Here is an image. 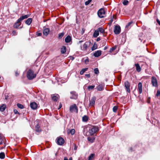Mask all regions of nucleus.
I'll use <instances>...</instances> for the list:
<instances>
[{
	"label": "nucleus",
	"instance_id": "obj_28",
	"mask_svg": "<svg viewBox=\"0 0 160 160\" xmlns=\"http://www.w3.org/2000/svg\"><path fill=\"white\" fill-rule=\"evenodd\" d=\"M88 69V68H86L82 69L80 72V75H82Z\"/></svg>",
	"mask_w": 160,
	"mask_h": 160
},
{
	"label": "nucleus",
	"instance_id": "obj_3",
	"mask_svg": "<svg viewBox=\"0 0 160 160\" xmlns=\"http://www.w3.org/2000/svg\"><path fill=\"white\" fill-rule=\"evenodd\" d=\"M27 76L28 79L30 80L35 78L36 77V74L34 73L33 71L29 69L27 72Z\"/></svg>",
	"mask_w": 160,
	"mask_h": 160
},
{
	"label": "nucleus",
	"instance_id": "obj_55",
	"mask_svg": "<svg viewBox=\"0 0 160 160\" xmlns=\"http://www.w3.org/2000/svg\"><path fill=\"white\" fill-rule=\"evenodd\" d=\"M15 74V75L16 76H18L19 74V73H18L17 72H16Z\"/></svg>",
	"mask_w": 160,
	"mask_h": 160
},
{
	"label": "nucleus",
	"instance_id": "obj_52",
	"mask_svg": "<svg viewBox=\"0 0 160 160\" xmlns=\"http://www.w3.org/2000/svg\"><path fill=\"white\" fill-rule=\"evenodd\" d=\"M114 18V16H113L112 18L110 20V22L112 23V22L113 21V18Z\"/></svg>",
	"mask_w": 160,
	"mask_h": 160
},
{
	"label": "nucleus",
	"instance_id": "obj_57",
	"mask_svg": "<svg viewBox=\"0 0 160 160\" xmlns=\"http://www.w3.org/2000/svg\"><path fill=\"white\" fill-rule=\"evenodd\" d=\"M114 49H115V48H111L110 49V52L112 51L113 50H114Z\"/></svg>",
	"mask_w": 160,
	"mask_h": 160
},
{
	"label": "nucleus",
	"instance_id": "obj_16",
	"mask_svg": "<svg viewBox=\"0 0 160 160\" xmlns=\"http://www.w3.org/2000/svg\"><path fill=\"white\" fill-rule=\"evenodd\" d=\"M142 83L141 82H140L138 84V90L139 94H141L142 92Z\"/></svg>",
	"mask_w": 160,
	"mask_h": 160
},
{
	"label": "nucleus",
	"instance_id": "obj_35",
	"mask_svg": "<svg viewBox=\"0 0 160 160\" xmlns=\"http://www.w3.org/2000/svg\"><path fill=\"white\" fill-rule=\"evenodd\" d=\"M17 106L18 108L20 109H22L24 108L23 106L21 104L18 103L17 104Z\"/></svg>",
	"mask_w": 160,
	"mask_h": 160
},
{
	"label": "nucleus",
	"instance_id": "obj_9",
	"mask_svg": "<svg viewBox=\"0 0 160 160\" xmlns=\"http://www.w3.org/2000/svg\"><path fill=\"white\" fill-rule=\"evenodd\" d=\"M57 142L58 145H62L64 142V140L62 138L60 137L57 139Z\"/></svg>",
	"mask_w": 160,
	"mask_h": 160
},
{
	"label": "nucleus",
	"instance_id": "obj_26",
	"mask_svg": "<svg viewBox=\"0 0 160 160\" xmlns=\"http://www.w3.org/2000/svg\"><path fill=\"white\" fill-rule=\"evenodd\" d=\"M95 138L94 137H88V140L91 142H93L95 140Z\"/></svg>",
	"mask_w": 160,
	"mask_h": 160
},
{
	"label": "nucleus",
	"instance_id": "obj_48",
	"mask_svg": "<svg viewBox=\"0 0 160 160\" xmlns=\"http://www.w3.org/2000/svg\"><path fill=\"white\" fill-rule=\"evenodd\" d=\"M157 22L158 23V24L160 26V21L158 19H156Z\"/></svg>",
	"mask_w": 160,
	"mask_h": 160
},
{
	"label": "nucleus",
	"instance_id": "obj_19",
	"mask_svg": "<svg viewBox=\"0 0 160 160\" xmlns=\"http://www.w3.org/2000/svg\"><path fill=\"white\" fill-rule=\"evenodd\" d=\"M72 40L71 37L69 35L68 36L65 38V42L67 43H69L71 42Z\"/></svg>",
	"mask_w": 160,
	"mask_h": 160
},
{
	"label": "nucleus",
	"instance_id": "obj_25",
	"mask_svg": "<svg viewBox=\"0 0 160 160\" xmlns=\"http://www.w3.org/2000/svg\"><path fill=\"white\" fill-rule=\"evenodd\" d=\"M66 47L64 46H63L61 48V53L62 54L66 52Z\"/></svg>",
	"mask_w": 160,
	"mask_h": 160
},
{
	"label": "nucleus",
	"instance_id": "obj_29",
	"mask_svg": "<svg viewBox=\"0 0 160 160\" xmlns=\"http://www.w3.org/2000/svg\"><path fill=\"white\" fill-rule=\"evenodd\" d=\"M95 154L94 153L91 154L89 157L88 160H92L95 156Z\"/></svg>",
	"mask_w": 160,
	"mask_h": 160
},
{
	"label": "nucleus",
	"instance_id": "obj_38",
	"mask_svg": "<svg viewBox=\"0 0 160 160\" xmlns=\"http://www.w3.org/2000/svg\"><path fill=\"white\" fill-rule=\"evenodd\" d=\"M129 2L128 0H124L122 2L123 4L124 5H127L128 4Z\"/></svg>",
	"mask_w": 160,
	"mask_h": 160
},
{
	"label": "nucleus",
	"instance_id": "obj_1",
	"mask_svg": "<svg viewBox=\"0 0 160 160\" xmlns=\"http://www.w3.org/2000/svg\"><path fill=\"white\" fill-rule=\"evenodd\" d=\"M29 16L28 15H26L20 17L18 19L17 22L14 23L13 25V27L16 28H18L21 24V22L23 19L27 18Z\"/></svg>",
	"mask_w": 160,
	"mask_h": 160
},
{
	"label": "nucleus",
	"instance_id": "obj_50",
	"mask_svg": "<svg viewBox=\"0 0 160 160\" xmlns=\"http://www.w3.org/2000/svg\"><path fill=\"white\" fill-rule=\"evenodd\" d=\"M42 33L40 32L37 33V35L38 36H41L42 35Z\"/></svg>",
	"mask_w": 160,
	"mask_h": 160
},
{
	"label": "nucleus",
	"instance_id": "obj_46",
	"mask_svg": "<svg viewBox=\"0 0 160 160\" xmlns=\"http://www.w3.org/2000/svg\"><path fill=\"white\" fill-rule=\"evenodd\" d=\"M14 113L15 114H19V113L18 112V111L16 109L14 110Z\"/></svg>",
	"mask_w": 160,
	"mask_h": 160
},
{
	"label": "nucleus",
	"instance_id": "obj_10",
	"mask_svg": "<svg viewBox=\"0 0 160 160\" xmlns=\"http://www.w3.org/2000/svg\"><path fill=\"white\" fill-rule=\"evenodd\" d=\"M96 98L95 97H93L91 98V100H90V102L89 103V106H93L95 102Z\"/></svg>",
	"mask_w": 160,
	"mask_h": 160
},
{
	"label": "nucleus",
	"instance_id": "obj_36",
	"mask_svg": "<svg viewBox=\"0 0 160 160\" xmlns=\"http://www.w3.org/2000/svg\"><path fill=\"white\" fill-rule=\"evenodd\" d=\"M64 32H62V33H60L59 34H58V38L59 39H61V38L62 37L64 36Z\"/></svg>",
	"mask_w": 160,
	"mask_h": 160
},
{
	"label": "nucleus",
	"instance_id": "obj_5",
	"mask_svg": "<svg viewBox=\"0 0 160 160\" xmlns=\"http://www.w3.org/2000/svg\"><path fill=\"white\" fill-rule=\"evenodd\" d=\"M98 14L99 17L102 18L105 17V12L104 9L101 8L99 10L98 12Z\"/></svg>",
	"mask_w": 160,
	"mask_h": 160
},
{
	"label": "nucleus",
	"instance_id": "obj_6",
	"mask_svg": "<svg viewBox=\"0 0 160 160\" xmlns=\"http://www.w3.org/2000/svg\"><path fill=\"white\" fill-rule=\"evenodd\" d=\"M124 85L127 91L128 92L130 93V85L129 82L128 81H126L124 82Z\"/></svg>",
	"mask_w": 160,
	"mask_h": 160
},
{
	"label": "nucleus",
	"instance_id": "obj_4",
	"mask_svg": "<svg viewBox=\"0 0 160 160\" xmlns=\"http://www.w3.org/2000/svg\"><path fill=\"white\" fill-rule=\"evenodd\" d=\"M70 111L71 112H75L77 113L78 112V108L76 104H74L70 107Z\"/></svg>",
	"mask_w": 160,
	"mask_h": 160
},
{
	"label": "nucleus",
	"instance_id": "obj_17",
	"mask_svg": "<svg viewBox=\"0 0 160 160\" xmlns=\"http://www.w3.org/2000/svg\"><path fill=\"white\" fill-rule=\"evenodd\" d=\"M35 131L38 132H40L41 131V129L40 126L38 125L37 124L35 127Z\"/></svg>",
	"mask_w": 160,
	"mask_h": 160
},
{
	"label": "nucleus",
	"instance_id": "obj_2",
	"mask_svg": "<svg viewBox=\"0 0 160 160\" xmlns=\"http://www.w3.org/2000/svg\"><path fill=\"white\" fill-rule=\"evenodd\" d=\"M99 130L98 127L97 126H92L90 128L88 132L91 135H93Z\"/></svg>",
	"mask_w": 160,
	"mask_h": 160
},
{
	"label": "nucleus",
	"instance_id": "obj_12",
	"mask_svg": "<svg viewBox=\"0 0 160 160\" xmlns=\"http://www.w3.org/2000/svg\"><path fill=\"white\" fill-rule=\"evenodd\" d=\"M30 106L31 108L33 110L36 109L38 106L37 104L35 102L31 103Z\"/></svg>",
	"mask_w": 160,
	"mask_h": 160
},
{
	"label": "nucleus",
	"instance_id": "obj_60",
	"mask_svg": "<svg viewBox=\"0 0 160 160\" xmlns=\"http://www.w3.org/2000/svg\"><path fill=\"white\" fill-rule=\"evenodd\" d=\"M71 58H72V60H73L74 59V58L73 57H71Z\"/></svg>",
	"mask_w": 160,
	"mask_h": 160
},
{
	"label": "nucleus",
	"instance_id": "obj_39",
	"mask_svg": "<svg viewBox=\"0 0 160 160\" xmlns=\"http://www.w3.org/2000/svg\"><path fill=\"white\" fill-rule=\"evenodd\" d=\"M83 60H84V62L86 64H87L88 63V62L89 61L88 58H87L86 59H85V60L83 59Z\"/></svg>",
	"mask_w": 160,
	"mask_h": 160
},
{
	"label": "nucleus",
	"instance_id": "obj_13",
	"mask_svg": "<svg viewBox=\"0 0 160 160\" xmlns=\"http://www.w3.org/2000/svg\"><path fill=\"white\" fill-rule=\"evenodd\" d=\"M101 54V51L100 50L96 51L94 53V56L96 57H98Z\"/></svg>",
	"mask_w": 160,
	"mask_h": 160
},
{
	"label": "nucleus",
	"instance_id": "obj_27",
	"mask_svg": "<svg viewBox=\"0 0 160 160\" xmlns=\"http://www.w3.org/2000/svg\"><path fill=\"white\" fill-rule=\"evenodd\" d=\"M97 45L96 43H94L92 48L91 49L92 51H93L97 48Z\"/></svg>",
	"mask_w": 160,
	"mask_h": 160
},
{
	"label": "nucleus",
	"instance_id": "obj_15",
	"mask_svg": "<svg viewBox=\"0 0 160 160\" xmlns=\"http://www.w3.org/2000/svg\"><path fill=\"white\" fill-rule=\"evenodd\" d=\"M59 98V96L58 95L54 94L52 97V99L53 101L56 102L58 101Z\"/></svg>",
	"mask_w": 160,
	"mask_h": 160
},
{
	"label": "nucleus",
	"instance_id": "obj_18",
	"mask_svg": "<svg viewBox=\"0 0 160 160\" xmlns=\"http://www.w3.org/2000/svg\"><path fill=\"white\" fill-rule=\"evenodd\" d=\"M49 32V29L48 28H45L43 30V34L44 35L47 36Z\"/></svg>",
	"mask_w": 160,
	"mask_h": 160
},
{
	"label": "nucleus",
	"instance_id": "obj_56",
	"mask_svg": "<svg viewBox=\"0 0 160 160\" xmlns=\"http://www.w3.org/2000/svg\"><path fill=\"white\" fill-rule=\"evenodd\" d=\"M150 98H148V101H147V102H148V103H149L150 102Z\"/></svg>",
	"mask_w": 160,
	"mask_h": 160
},
{
	"label": "nucleus",
	"instance_id": "obj_30",
	"mask_svg": "<svg viewBox=\"0 0 160 160\" xmlns=\"http://www.w3.org/2000/svg\"><path fill=\"white\" fill-rule=\"evenodd\" d=\"M88 119V117L86 115H84L82 118V120L83 121L87 122Z\"/></svg>",
	"mask_w": 160,
	"mask_h": 160
},
{
	"label": "nucleus",
	"instance_id": "obj_23",
	"mask_svg": "<svg viewBox=\"0 0 160 160\" xmlns=\"http://www.w3.org/2000/svg\"><path fill=\"white\" fill-rule=\"evenodd\" d=\"M96 88L98 91H100L103 90L104 87L102 85H100L97 87Z\"/></svg>",
	"mask_w": 160,
	"mask_h": 160
},
{
	"label": "nucleus",
	"instance_id": "obj_24",
	"mask_svg": "<svg viewBox=\"0 0 160 160\" xmlns=\"http://www.w3.org/2000/svg\"><path fill=\"white\" fill-rule=\"evenodd\" d=\"M6 105L5 104H3L0 107V111L3 112L5 110L6 108Z\"/></svg>",
	"mask_w": 160,
	"mask_h": 160
},
{
	"label": "nucleus",
	"instance_id": "obj_54",
	"mask_svg": "<svg viewBox=\"0 0 160 160\" xmlns=\"http://www.w3.org/2000/svg\"><path fill=\"white\" fill-rule=\"evenodd\" d=\"M62 107V105L60 103L59 105V106L58 107V109H60Z\"/></svg>",
	"mask_w": 160,
	"mask_h": 160
},
{
	"label": "nucleus",
	"instance_id": "obj_40",
	"mask_svg": "<svg viewBox=\"0 0 160 160\" xmlns=\"http://www.w3.org/2000/svg\"><path fill=\"white\" fill-rule=\"evenodd\" d=\"M92 0H88V1H86L85 2V5H88L92 1Z\"/></svg>",
	"mask_w": 160,
	"mask_h": 160
},
{
	"label": "nucleus",
	"instance_id": "obj_41",
	"mask_svg": "<svg viewBox=\"0 0 160 160\" xmlns=\"http://www.w3.org/2000/svg\"><path fill=\"white\" fill-rule=\"evenodd\" d=\"M118 109L117 107L116 106H114L113 108V111L114 112H116Z\"/></svg>",
	"mask_w": 160,
	"mask_h": 160
},
{
	"label": "nucleus",
	"instance_id": "obj_53",
	"mask_svg": "<svg viewBox=\"0 0 160 160\" xmlns=\"http://www.w3.org/2000/svg\"><path fill=\"white\" fill-rule=\"evenodd\" d=\"M101 40V39L99 37H98L97 38V39H96V41L97 42H98V41H99L100 40Z\"/></svg>",
	"mask_w": 160,
	"mask_h": 160
},
{
	"label": "nucleus",
	"instance_id": "obj_51",
	"mask_svg": "<svg viewBox=\"0 0 160 160\" xmlns=\"http://www.w3.org/2000/svg\"><path fill=\"white\" fill-rule=\"evenodd\" d=\"M85 76L87 78H89L90 77V74H86L85 75Z\"/></svg>",
	"mask_w": 160,
	"mask_h": 160
},
{
	"label": "nucleus",
	"instance_id": "obj_59",
	"mask_svg": "<svg viewBox=\"0 0 160 160\" xmlns=\"http://www.w3.org/2000/svg\"><path fill=\"white\" fill-rule=\"evenodd\" d=\"M108 48L107 47H105L104 48V50H106Z\"/></svg>",
	"mask_w": 160,
	"mask_h": 160
},
{
	"label": "nucleus",
	"instance_id": "obj_37",
	"mask_svg": "<svg viewBox=\"0 0 160 160\" xmlns=\"http://www.w3.org/2000/svg\"><path fill=\"white\" fill-rule=\"evenodd\" d=\"M94 72L95 74H98L99 73V71L98 68H95L94 69Z\"/></svg>",
	"mask_w": 160,
	"mask_h": 160
},
{
	"label": "nucleus",
	"instance_id": "obj_11",
	"mask_svg": "<svg viewBox=\"0 0 160 160\" xmlns=\"http://www.w3.org/2000/svg\"><path fill=\"white\" fill-rule=\"evenodd\" d=\"M72 96L70 97V98L72 99H76L78 98V94L75 91H72L70 92Z\"/></svg>",
	"mask_w": 160,
	"mask_h": 160
},
{
	"label": "nucleus",
	"instance_id": "obj_44",
	"mask_svg": "<svg viewBox=\"0 0 160 160\" xmlns=\"http://www.w3.org/2000/svg\"><path fill=\"white\" fill-rule=\"evenodd\" d=\"M159 96H160V91L158 90L156 94V96L158 97Z\"/></svg>",
	"mask_w": 160,
	"mask_h": 160
},
{
	"label": "nucleus",
	"instance_id": "obj_47",
	"mask_svg": "<svg viewBox=\"0 0 160 160\" xmlns=\"http://www.w3.org/2000/svg\"><path fill=\"white\" fill-rule=\"evenodd\" d=\"M77 148L78 146L76 144H74V150H77Z\"/></svg>",
	"mask_w": 160,
	"mask_h": 160
},
{
	"label": "nucleus",
	"instance_id": "obj_43",
	"mask_svg": "<svg viewBox=\"0 0 160 160\" xmlns=\"http://www.w3.org/2000/svg\"><path fill=\"white\" fill-rule=\"evenodd\" d=\"M132 23V22H130L128 23V24L126 25V28H128L130 25Z\"/></svg>",
	"mask_w": 160,
	"mask_h": 160
},
{
	"label": "nucleus",
	"instance_id": "obj_61",
	"mask_svg": "<svg viewBox=\"0 0 160 160\" xmlns=\"http://www.w3.org/2000/svg\"><path fill=\"white\" fill-rule=\"evenodd\" d=\"M4 148L3 147H2L1 148V149H3Z\"/></svg>",
	"mask_w": 160,
	"mask_h": 160
},
{
	"label": "nucleus",
	"instance_id": "obj_22",
	"mask_svg": "<svg viewBox=\"0 0 160 160\" xmlns=\"http://www.w3.org/2000/svg\"><path fill=\"white\" fill-rule=\"evenodd\" d=\"M99 34L98 31L97 30H96L94 32L93 34V37L94 38L97 37Z\"/></svg>",
	"mask_w": 160,
	"mask_h": 160
},
{
	"label": "nucleus",
	"instance_id": "obj_21",
	"mask_svg": "<svg viewBox=\"0 0 160 160\" xmlns=\"http://www.w3.org/2000/svg\"><path fill=\"white\" fill-rule=\"evenodd\" d=\"M32 21V19L31 18H30L27 19L25 21V23L28 25H30Z\"/></svg>",
	"mask_w": 160,
	"mask_h": 160
},
{
	"label": "nucleus",
	"instance_id": "obj_31",
	"mask_svg": "<svg viewBox=\"0 0 160 160\" xmlns=\"http://www.w3.org/2000/svg\"><path fill=\"white\" fill-rule=\"evenodd\" d=\"M97 30L99 32H100L101 33H103L105 31L104 29L102 28H98Z\"/></svg>",
	"mask_w": 160,
	"mask_h": 160
},
{
	"label": "nucleus",
	"instance_id": "obj_7",
	"mask_svg": "<svg viewBox=\"0 0 160 160\" xmlns=\"http://www.w3.org/2000/svg\"><path fill=\"white\" fill-rule=\"evenodd\" d=\"M152 83L154 87H156L158 86V82L156 78L154 77L152 78Z\"/></svg>",
	"mask_w": 160,
	"mask_h": 160
},
{
	"label": "nucleus",
	"instance_id": "obj_20",
	"mask_svg": "<svg viewBox=\"0 0 160 160\" xmlns=\"http://www.w3.org/2000/svg\"><path fill=\"white\" fill-rule=\"evenodd\" d=\"M135 66L136 68V70L138 72H140L141 71V68L138 63L135 64Z\"/></svg>",
	"mask_w": 160,
	"mask_h": 160
},
{
	"label": "nucleus",
	"instance_id": "obj_34",
	"mask_svg": "<svg viewBox=\"0 0 160 160\" xmlns=\"http://www.w3.org/2000/svg\"><path fill=\"white\" fill-rule=\"evenodd\" d=\"M5 157V154L4 152H1L0 153V158L1 159H3Z\"/></svg>",
	"mask_w": 160,
	"mask_h": 160
},
{
	"label": "nucleus",
	"instance_id": "obj_8",
	"mask_svg": "<svg viewBox=\"0 0 160 160\" xmlns=\"http://www.w3.org/2000/svg\"><path fill=\"white\" fill-rule=\"evenodd\" d=\"M121 31V28L120 26L116 25L114 28V32L116 34H118L120 33Z\"/></svg>",
	"mask_w": 160,
	"mask_h": 160
},
{
	"label": "nucleus",
	"instance_id": "obj_14",
	"mask_svg": "<svg viewBox=\"0 0 160 160\" xmlns=\"http://www.w3.org/2000/svg\"><path fill=\"white\" fill-rule=\"evenodd\" d=\"M90 42H86L83 45L82 50H86Z\"/></svg>",
	"mask_w": 160,
	"mask_h": 160
},
{
	"label": "nucleus",
	"instance_id": "obj_33",
	"mask_svg": "<svg viewBox=\"0 0 160 160\" xmlns=\"http://www.w3.org/2000/svg\"><path fill=\"white\" fill-rule=\"evenodd\" d=\"M75 132V130L74 129H72L70 130L69 132H68V133H70L71 135H73L74 134Z\"/></svg>",
	"mask_w": 160,
	"mask_h": 160
},
{
	"label": "nucleus",
	"instance_id": "obj_49",
	"mask_svg": "<svg viewBox=\"0 0 160 160\" xmlns=\"http://www.w3.org/2000/svg\"><path fill=\"white\" fill-rule=\"evenodd\" d=\"M13 35H17V32L15 31H13L12 32Z\"/></svg>",
	"mask_w": 160,
	"mask_h": 160
},
{
	"label": "nucleus",
	"instance_id": "obj_42",
	"mask_svg": "<svg viewBox=\"0 0 160 160\" xmlns=\"http://www.w3.org/2000/svg\"><path fill=\"white\" fill-rule=\"evenodd\" d=\"M4 138L2 137H0V145L2 144V141Z\"/></svg>",
	"mask_w": 160,
	"mask_h": 160
},
{
	"label": "nucleus",
	"instance_id": "obj_32",
	"mask_svg": "<svg viewBox=\"0 0 160 160\" xmlns=\"http://www.w3.org/2000/svg\"><path fill=\"white\" fill-rule=\"evenodd\" d=\"M95 87V85L89 86L88 87V90L90 91L92 90Z\"/></svg>",
	"mask_w": 160,
	"mask_h": 160
},
{
	"label": "nucleus",
	"instance_id": "obj_45",
	"mask_svg": "<svg viewBox=\"0 0 160 160\" xmlns=\"http://www.w3.org/2000/svg\"><path fill=\"white\" fill-rule=\"evenodd\" d=\"M64 160H72V157H70L68 160L67 158L65 157L64 158Z\"/></svg>",
	"mask_w": 160,
	"mask_h": 160
},
{
	"label": "nucleus",
	"instance_id": "obj_58",
	"mask_svg": "<svg viewBox=\"0 0 160 160\" xmlns=\"http://www.w3.org/2000/svg\"><path fill=\"white\" fill-rule=\"evenodd\" d=\"M82 42H83V41H82V40H81V41H79L78 42V43H81Z\"/></svg>",
	"mask_w": 160,
	"mask_h": 160
}]
</instances>
